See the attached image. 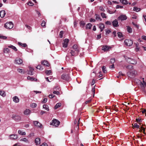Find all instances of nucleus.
Masks as SVG:
<instances>
[{"label":"nucleus","instance_id":"nucleus-1","mask_svg":"<svg viewBox=\"0 0 146 146\" xmlns=\"http://www.w3.org/2000/svg\"><path fill=\"white\" fill-rule=\"evenodd\" d=\"M60 124V122L56 119H54L52 121V122L50 123V125L56 127H57Z\"/></svg>","mask_w":146,"mask_h":146},{"label":"nucleus","instance_id":"nucleus-2","mask_svg":"<svg viewBox=\"0 0 146 146\" xmlns=\"http://www.w3.org/2000/svg\"><path fill=\"white\" fill-rule=\"evenodd\" d=\"M136 72L135 71H132L131 72H127V74L128 77L130 78H134L136 74Z\"/></svg>","mask_w":146,"mask_h":146},{"label":"nucleus","instance_id":"nucleus-3","mask_svg":"<svg viewBox=\"0 0 146 146\" xmlns=\"http://www.w3.org/2000/svg\"><path fill=\"white\" fill-rule=\"evenodd\" d=\"M12 118L17 121H20L21 120V116L17 115H13L12 116Z\"/></svg>","mask_w":146,"mask_h":146},{"label":"nucleus","instance_id":"nucleus-4","mask_svg":"<svg viewBox=\"0 0 146 146\" xmlns=\"http://www.w3.org/2000/svg\"><path fill=\"white\" fill-rule=\"evenodd\" d=\"M13 25L12 22L7 23L5 25V27L7 29H11L13 28Z\"/></svg>","mask_w":146,"mask_h":146},{"label":"nucleus","instance_id":"nucleus-5","mask_svg":"<svg viewBox=\"0 0 146 146\" xmlns=\"http://www.w3.org/2000/svg\"><path fill=\"white\" fill-rule=\"evenodd\" d=\"M124 43L127 46H131L133 43V41L129 39H126L124 41Z\"/></svg>","mask_w":146,"mask_h":146},{"label":"nucleus","instance_id":"nucleus-6","mask_svg":"<svg viewBox=\"0 0 146 146\" xmlns=\"http://www.w3.org/2000/svg\"><path fill=\"white\" fill-rule=\"evenodd\" d=\"M72 48L74 50L77 52V53L78 54L80 51V48L78 45L76 44H74L72 47Z\"/></svg>","mask_w":146,"mask_h":146},{"label":"nucleus","instance_id":"nucleus-7","mask_svg":"<svg viewBox=\"0 0 146 146\" xmlns=\"http://www.w3.org/2000/svg\"><path fill=\"white\" fill-rule=\"evenodd\" d=\"M34 125L37 127L41 128L42 127V125L37 121H33Z\"/></svg>","mask_w":146,"mask_h":146},{"label":"nucleus","instance_id":"nucleus-8","mask_svg":"<svg viewBox=\"0 0 146 146\" xmlns=\"http://www.w3.org/2000/svg\"><path fill=\"white\" fill-rule=\"evenodd\" d=\"M118 20L123 21L126 20L127 19V17L125 15H120L117 18Z\"/></svg>","mask_w":146,"mask_h":146},{"label":"nucleus","instance_id":"nucleus-9","mask_svg":"<svg viewBox=\"0 0 146 146\" xmlns=\"http://www.w3.org/2000/svg\"><path fill=\"white\" fill-rule=\"evenodd\" d=\"M61 78L63 80L68 81L70 79V77L68 74H63L61 76Z\"/></svg>","mask_w":146,"mask_h":146},{"label":"nucleus","instance_id":"nucleus-10","mask_svg":"<svg viewBox=\"0 0 146 146\" xmlns=\"http://www.w3.org/2000/svg\"><path fill=\"white\" fill-rule=\"evenodd\" d=\"M127 61L129 63L132 64H135L137 63V61L135 60L129 58H128Z\"/></svg>","mask_w":146,"mask_h":146},{"label":"nucleus","instance_id":"nucleus-11","mask_svg":"<svg viewBox=\"0 0 146 146\" xmlns=\"http://www.w3.org/2000/svg\"><path fill=\"white\" fill-rule=\"evenodd\" d=\"M68 39L67 38L65 39L64 40V42L62 43L63 47L64 48L67 47L68 45Z\"/></svg>","mask_w":146,"mask_h":146},{"label":"nucleus","instance_id":"nucleus-12","mask_svg":"<svg viewBox=\"0 0 146 146\" xmlns=\"http://www.w3.org/2000/svg\"><path fill=\"white\" fill-rule=\"evenodd\" d=\"M18 138V136L16 134L11 135L9 136V139L11 140H15Z\"/></svg>","mask_w":146,"mask_h":146},{"label":"nucleus","instance_id":"nucleus-13","mask_svg":"<svg viewBox=\"0 0 146 146\" xmlns=\"http://www.w3.org/2000/svg\"><path fill=\"white\" fill-rule=\"evenodd\" d=\"M112 23L114 27H117L119 26L118 21L116 19L112 22Z\"/></svg>","mask_w":146,"mask_h":146},{"label":"nucleus","instance_id":"nucleus-14","mask_svg":"<svg viewBox=\"0 0 146 146\" xmlns=\"http://www.w3.org/2000/svg\"><path fill=\"white\" fill-rule=\"evenodd\" d=\"M15 62L16 63L20 64H22L23 62V60L20 58H18L15 60Z\"/></svg>","mask_w":146,"mask_h":146},{"label":"nucleus","instance_id":"nucleus-15","mask_svg":"<svg viewBox=\"0 0 146 146\" xmlns=\"http://www.w3.org/2000/svg\"><path fill=\"white\" fill-rule=\"evenodd\" d=\"M70 53L71 54V56L77 55L78 54V53H77V52L74 50H71Z\"/></svg>","mask_w":146,"mask_h":146},{"label":"nucleus","instance_id":"nucleus-16","mask_svg":"<svg viewBox=\"0 0 146 146\" xmlns=\"http://www.w3.org/2000/svg\"><path fill=\"white\" fill-rule=\"evenodd\" d=\"M31 112V111L30 110L26 109L24 112V114L26 115H27L29 114Z\"/></svg>","mask_w":146,"mask_h":146},{"label":"nucleus","instance_id":"nucleus-17","mask_svg":"<svg viewBox=\"0 0 146 146\" xmlns=\"http://www.w3.org/2000/svg\"><path fill=\"white\" fill-rule=\"evenodd\" d=\"M110 48L109 46L106 45L105 46H103L102 49V50L104 51H106L108 50Z\"/></svg>","mask_w":146,"mask_h":146},{"label":"nucleus","instance_id":"nucleus-18","mask_svg":"<svg viewBox=\"0 0 146 146\" xmlns=\"http://www.w3.org/2000/svg\"><path fill=\"white\" fill-rule=\"evenodd\" d=\"M13 101L16 103H17L19 102V99L17 96H15L13 98Z\"/></svg>","mask_w":146,"mask_h":146},{"label":"nucleus","instance_id":"nucleus-19","mask_svg":"<svg viewBox=\"0 0 146 146\" xmlns=\"http://www.w3.org/2000/svg\"><path fill=\"white\" fill-rule=\"evenodd\" d=\"M6 14V13L4 10H2L0 11V16L1 18L4 17Z\"/></svg>","mask_w":146,"mask_h":146},{"label":"nucleus","instance_id":"nucleus-20","mask_svg":"<svg viewBox=\"0 0 146 146\" xmlns=\"http://www.w3.org/2000/svg\"><path fill=\"white\" fill-rule=\"evenodd\" d=\"M35 142L36 145H39L40 143V139L39 138H37L35 139Z\"/></svg>","mask_w":146,"mask_h":146},{"label":"nucleus","instance_id":"nucleus-21","mask_svg":"<svg viewBox=\"0 0 146 146\" xmlns=\"http://www.w3.org/2000/svg\"><path fill=\"white\" fill-rule=\"evenodd\" d=\"M29 70L28 72V74H29L31 75H33V71L34 70V69L33 68L31 67H30L29 68Z\"/></svg>","mask_w":146,"mask_h":146},{"label":"nucleus","instance_id":"nucleus-22","mask_svg":"<svg viewBox=\"0 0 146 146\" xmlns=\"http://www.w3.org/2000/svg\"><path fill=\"white\" fill-rule=\"evenodd\" d=\"M42 64L44 66H46L47 67H48L49 66V64L46 60H44L42 61Z\"/></svg>","mask_w":146,"mask_h":146},{"label":"nucleus","instance_id":"nucleus-23","mask_svg":"<svg viewBox=\"0 0 146 146\" xmlns=\"http://www.w3.org/2000/svg\"><path fill=\"white\" fill-rule=\"evenodd\" d=\"M99 27L101 29V31H102L105 28L104 25L102 23H100L99 24Z\"/></svg>","mask_w":146,"mask_h":146},{"label":"nucleus","instance_id":"nucleus-24","mask_svg":"<svg viewBox=\"0 0 146 146\" xmlns=\"http://www.w3.org/2000/svg\"><path fill=\"white\" fill-rule=\"evenodd\" d=\"M126 27L127 31L129 33H131L132 32V29L129 26H127Z\"/></svg>","mask_w":146,"mask_h":146},{"label":"nucleus","instance_id":"nucleus-25","mask_svg":"<svg viewBox=\"0 0 146 146\" xmlns=\"http://www.w3.org/2000/svg\"><path fill=\"white\" fill-rule=\"evenodd\" d=\"M0 95L3 97H5L6 95V94L5 91L3 90H0Z\"/></svg>","mask_w":146,"mask_h":146},{"label":"nucleus","instance_id":"nucleus-26","mask_svg":"<svg viewBox=\"0 0 146 146\" xmlns=\"http://www.w3.org/2000/svg\"><path fill=\"white\" fill-rule=\"evenodd\" d=\"M120 1L124 5H126L128 3L127 0H120Z\"/></svg>","mask_w":146,"mask_h":146},{"label":"nucleus","instance_id":"nucleus-27","mask_svg":"<svg viewBox=\"0 0 146 146\" xmlns=\"http://www.w3.org/2000/svg\"><path fill=\"white\" fill-rule=\"evenodd\" d=\"M8 47L12 48V49H13L15 51H16L17 50L15 46L13 45H10L8 46Z\"/></svg>","mask_w":146,"mask_h":146},{"label":"nucleus","instance_id":"nucleus-28","mask_svg":"<svg viewBox=\"0 0 146 146\" xmlns=\"http://www.w3.org/2000/svg\"><path fill=\"white\" fill-rule=\"evenodd\" d=\"M3 52L5 53H9L10 52V50L8 48H5L3 49Z\"/></svg>","mask_w":146,"mask_h":146},{"label":"nucleus","instance_id":"nucleus-29","mask_svg":"<svg viewBox=\"0 0 146 146\" xmlns=\"http://www.w3.org/2000/svg\"><path fill=\"white\" fill-rule=\"evenodd\" d=\"M141 10V9L140 8H138L136 7H133V11H136V12H139Z\"/></svg>","mask_w":146,"mask_h":146},{"label":"nucleus","instance_id":"nucleus-30","mask_svg":"<svg viewBox=\"0 0 146 146\" xmlns=\"http://www.w3.org/2000/svg\"><path fill=\"white\" fill-rule=\"evenodd\" d=\"M118 37L121 38H123V34L121 33L118 32L117 33Z\"/></svg>","mask_w":146,"mask_h":146},{"label":"nucleus","instance_id":"nucleus-31","mask_svg":"<svg viewBox=\"0 0 146 146\" xmlns=\"http://www.w3.org/2000/svg\"><path fill=\"white\" fill-rule=\"evenodd\" d=\"M92 26V25L90 23H88L86 25V29H90Z\"/></svg>","mask_w":146,"mask_h":146},{"label":"nucleus","instance_id":"nucleus-32","mask_svg":"<svg viewBox=\"0 0 146 146\" xmlns=\"http://www.w3.org/2000/svg\"><path fill=\"white\" fill-rule=\"evenodd\" d=\"M43 108L47 111H49V110L48 106L46 104H44L43 105Z\"/></svg>","mask_w":146,"mask_h":146},{"label":"nucleus","instance_id":"nucleus-33","mask_svg":"<svg viewBox=\"0 0 146 146\" xmlns=\"http://www.w3.org/2000/svg\"><path fill=\"white\" fill-rule=\"evenodd\" d=\"M18 133L19 134L22 135H25L26 133L25 132H22L21 130H19L18 131Z\"/></svg>","mask_w":146,"mask_h":146},{"label":"nucleus","instance_id":"nucleus-34","mask_svg":"<svg viewBox=\"0 0 146 146\" xmlns=\"http://www.w3.org/2000/svg\"><path fill=\"white\" fill-rule=\"evenodd\" d=\"M18 44L19 45L24 47H25L27 46V45L26 43H22L20 42H18Z\"/></svg>","mask_w":146,"mask_h":146},{"label":"nucleus","instance_id":"nucleus-35","mask_svg":"<svg viewBox=\"0 0 146 146\" xmlns=\"http://www.w3.org/2000/svg\"><path fill=\"white\" fill-rule=\"evenodd\" d=\"M20 141H23L26 143H28L29 142V141L28 140L25 138H22L20 140Z\"/></svg>","mask_w":146,"mask_h":146},{"label":"nucleus","instance_id":"nucleus-36","mask_svg":"<svg viewBox=\"0 0 146 146\" xmlns=\"http://www.w3.org/2000/svg\"><path fill=\"white\" fill-rule=\"evenodd\" d=\"M61 106V104L60 103H58L54 107V109H56L58 107H60Z\"/></svg>","mask_w":146,"mask_h":146},{"label":"nucleus","instance_id":"nucleus-37","mask_svg":"<svg viewBox=\"0 0 146 146\" xmlns=\"http://www.w3.org/2000/svg\"><path fill=\"white\" fill-rule=\"evenodd\" d=\"M55 88H53V90H54L53 92V93L54 94H56L57 95H59L60 94V92L58 91H55Z\"/></svg>","mask_w":146,"mask_h":146},{"label":"nucleus","instance_id":"nucleus-38","mask_svg":"<svg viewBox=\"0 0 146 146\" xmlns=\"http://www.w3.org/2000/svg\"><path fill=\"white\" fill-rule=\"evenodd\" d=\"M17 71L19 73H23V74H24L25 73V72L23 70L20 68L17 69Z\"/></svg>","mask_w":146,"mask_h":146},{"label":"nucleus","instance_id":"nucleus-39","mask_svg":"<svg viewBox=\"0 0 146 146\" xmlns=\"http://www.w3.org/2000/svg\"><path fill=\"white\" fill-rule=\"evenodd\" d=\"M36 68L37 69H39L40 70H43V68L41 66V65H38L36 67Z\"/></svg>","mask_w":146,"mask_h":146},{"label":"nucleus","instance_id":"nucleus-40","mask_svg":"<svg viewBox=\"0 0 146 146\" xmlns=\"http://www.w3.org/2000/svg\"><path fill=\"white\" fill-rule=\"evenodd\" d=\"M36 104L35 103H33L30 105V106L32 108H35L36 107Z\"/></svg>","mask_w":146,"mask_h":146},{"label":"nucleus","instance_id":"nucleus-41","mask_svg":"<svg viewBox=\"0 0 146 146\" xmlns=\"http://www.w3.org/2000/svg\"><path fill=\"white\" fill-rule=\"evenodd\" d=\"M27 79L28 80H30L31 81H33V80H36V79L34 78L33 77H31L30 76H28L27 77Z\"/></svg>","mask_w":146,"mask_h":146},{"label":"nucleus","instance_id":"nucleus-42","mask_svg":"<svg viewBox=\"0 0 146 146\" xmlns=\"http://www.w3.org/2000/svg\"><path fill=\"white\" fill-rule=\"evenodd\" d=\"M134 128H138L139 129H140L139 125H138L137 123H135L134 124V125H133Z\"/></svg>","mask_w":146,"mask_h":146},{"label":"nucleus","instance_id":"nucleus-43","mask_svg":"<svg viewBox=\"0 0 146 146\" xmlns=\"http://www.w3.org/2000/svg\"><path fill=\"white\" fill-rule=\"evenodd\" d=\"M143 83L141 82V84L140 85L141 87H143L144 86H146V83L144 80H143Z\"/></svg>","mask_w":146,"mask_h":146},{"label":"nucleus","instance_id":"nucleus-44","mask_svg":"<svg viewBox=\"0 0 146 146\" xmlns=\"http://www.w3.org/2000/svg\"><path fill=\"white\" fill-rule=\"evenodd\" d=\"M64 33V31H61L59 33V36L60 38H62L63 37V35Z\"/></svg>","mask_w":146,"mask_h":146},{"label":"nucleus","instance_id":"nucleus-45","mask_svg":"<svg viewBox=\"0 0 146 146\" xmlns=\"http://www.w3.org/2000/svg\"><path fill=\"white\" fill-rule=\"evenodd\" d=\"M101 15L102 17L103 18H107V17L106 16V14L103 13H101Z\"/></svg>","mask_w":146,"mask_h":146},{"label":"nucleus","instance_id":"nucleus-46","mask_svg":"<svg viewBox=\"0 0 146 146\" xmlns=\"http://www.w3.org/2000/svg\"><path fill=\"white\" fill-rule=\"evenodd\" d=\"M102 71L104 73H106L107 72V70H106V67L105 66H104L102 67Z\"/></svg>","mask_w":146,"mask_h":146},{"label":"nucleus","instance_id":"nucleus-47","mask_svg":"<svg viewBox=\"0 0 146 146\" xmlns=\"http://www.w3.org/2000/svg\"><path fill=\"white\" fill-rule=\"evenodd\" d=\"M115 62V60L114 58H111L110 59V62L111 64H113Z\"/></svg>","mask_w":146,"mask_h":146},{"label":"nucleus","instance_id":"nucleus-48","mask_svg":"<svg viewBox=\"0 0 146 146\" xmlns=\"http://www.w3.org/2000/svg\"><path fill=\"white\" fill-rule=\"evenodd\" d=\"M96 19L97 20H100V21L101 20V19L100 17V16L98 15H96Z\"/></svg>","mask_w":146,"mask_h":146},{"label":"nucleus","instance_id":"nucleus-49","mask_svg":"<svg viewBox=\"0 0 146 146\" xmlns=\"http://www.w3.org/2000/svg\"><path fill=\"white\" fill-rule=\"evenodd\" d=\"M47 101V99L46 98H44L42 101L41 103L42 104L45 103Z\"/></svg>","mask_w":146,"mask_h":146},{"label":"nucleus","instance_id":"nucleus-50","mask_svg":"<svg viewBox=\"0 0 146 146\" xmlns=\"http://www.w3.org/2000/svg\"><path fill=\"white\" fill-rule=\"evenodd\" d=\"M46 23L44 21H43L41 24V26L42 27H45V26Z\"/></svg>","mask_w":146,"mask_h":146},{"label":"nucleus","instance_id":"nucleus-51","mask_svg":"<svg viewBox=\"0 0 146 146\" xmlns=\"http://www.w3.org/2000/svg\"><path fill=\"white\" fill-rule=\"evenodd\" d=\"M113 106L114 107H113V110L116 111H117L118 110L117 108V107L116 106V105H114Z\"/></svg>","mask_w":146,"mask_h":146},{"label":"nucleus","instance_id":"nucleus-52","mask_svg":"<svg viewBox=\"0 0 146 146\" xmlns=\"http://www.w3.org/2000/svg\"><path fill=\"white\" fill-rule=\"evenodd\" d=\"M45 73L47 75H50L51 73L50 70H46L45 72Z\"/></svg>","mask_w":146,"mask_h":146},{"label":"nucleus","instance_id":"nucleus-53","mask_svg":"<svg viewBox=\"0 0 146 146\" xmlns=\"http://www.w3.org/2000/svg\"><path fill=\"white\" fill-rule=\"evenodd\" d=\"M126 68L129 69H131L132 68L133 66L131 65H129L126 67Z\"/></svg>","mask_w":146,"mask_h":146},{"label":"nucleus","instance_id":"nucleus-54","mask_svg":"<svg viewBox=\"0 0 146 146\" xmlns=\"http://www.w3.org/2000/svg\"><path fill=\"white\" fill-rule=\"evenodd\" d=\"M80 24L81 26L83 27L85 25V23L84 21H81L80 23Z\"/></svg>","mask_w":146,"mask_h":146},{"label":"nucleus","instance_id":"nucleus-55","mask_svg":"<svg viewBox=\"0 0 146 146\" xmlns=\"http://www.w3.org/2000/svg\"><path fill=\"white\" fill-rule=\"evenodd\" d=\"M99 9L101 11H103V12L105 11V10L104 9V8H103V7H102V6L100 7Z\"/></svg>","mask_w":146,"mask_h":146},{"label":"nucleus","instance_id":"nucleus-56","mask_svg":"<svg viewBox=\"0 0 146 146\" xmlns=\"http://www.w3.org/2000/svg\"><path fill=\"white\" fill-rule=\"evenodd\" d=\"M123 8V7L122 6H121L119 5H117L116 6V9H122Z\"/></svg>","mask_w":146,"mask_h":146},{"label":"nucleus","instance_id":"nucleus-57","mask_svg":"<svg viewBox=\"0 0 146 146\" xmlns=\"http://www.w3.org/2000/svg\"><path fill=\"white\" fill-rule=\"evenodd\" d=\"M136 121L137 122L140 123L142 122V120L139 118H137L136 119Z\"/></svg>","mask_w":146,"mask_h":146},{"label":"nucleus","instance_id":"nucleus-58","mask_svg":"<svg viewBox=\"0 0 146 146\" xmlns=\"http://www.w3.org/2000/svg\"><path fill=\"white\" fill-rule=\"evenodd\" d=\"M105 23L106 25H111V23L110 21H106Z\"/></svg>","mask_w":146,"mask_h":146},{"label":"nucleus","instance_id":"nucleus-59","mask_svg":"<svg viewBox=\"0 0 146 146\" xmlns=\"http://www.w3.org/2000/svg\"><path fill=\"white\" fill-rule=\"evenodd\" d=\"M54 96L55 95L53 94H50L48 96L49 98H54Z\"/></svg>","mask_w":146,"mask_h":146},{"label":"nucleus","instance_id":"nucleus-60","mask_svg":"<svg viewBox=\"0 0 146 146\" xmlns=\"http://www.w3.org/2000/svg\"><path fill=\"white\" fill-rule=\"evenodd\" d=\"M28 5L30 6H32L33 5V4L31 1H29L28 3Z\"/></svg>","mask_w":146,"mask_h":146},{"label":"nucleus","instance_id":"nucleus-61","mask_svg":"<svg viewBox=\"0 0 146 146\" xmlns=\"http://www.w3.org/2000/svg\"><path fill=\"white\" fill-rule=\"evenodd\" d=\"M111 32L110 31V30H107L106 31V35H108Z\"/></svg>","mask_w":146,"mask_h":146},{"label":"nucleus","instance_id":"nucleus-62","mask_svg":"<svg viewBox=\"0 0 146 146\" xmlns=\"http://www.w3.org/2000/svg\"><path fill=\"white\" fill-rule=\"evenodd\" d=\"M141 112L143 113H145V114H146V110L145 109H143L142 110Z\"/></svg>","mask_w":146,"mask_h":146},{"label":"nucleus","instance_id":"nucleus-63","mask_svg":"<svg viewBox=\"0 0 146 146\" xmlns=\"http://www.w3.org/2000/svg\"><path fill=\"white\" fill-rule=\"evenodd\" d=\"M40 146H48V145L46 143H44Z\"/></svg>","mask_w":146,"mask_h":146},{"label":"nucleus","instance_id":"nucleus-64","mask_svg":"<svg viewBox=\"0 0 146 146\" xmlns=\"http://www.w3.org/2000/svg\"><path fill=\"white\" fill-rule=\"evenodd\" d=\"M13 146H21V145H19V143H17L15 144Z\"/></svg>","mask_w":146,"mask_h":146}]
</instances>
